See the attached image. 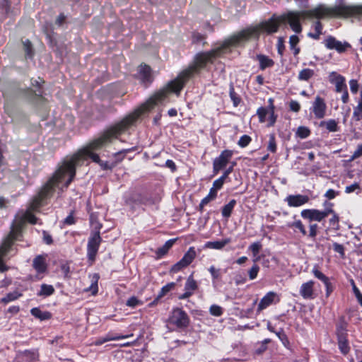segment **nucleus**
<instances>
[{
  "label": "nucleus",
  "mask_w": 362,
  "mask_h": 362,
  "mask_svg": "<svg viewBox=\"0 0 362 362\" xmlns=\"http://www.w3.org/2000/svg\"><path fill=\"white\" fill-rule=\"evenodd\" d=\"M223 57L218 47L196 53L187 67L181 71L175 78L169 81L166 88L169 93L179 95L189 80L200 75L202 71H209L210 66L214 64L216 59Z\"/></svg>",
  "instance_id": "obj_1"
},
{
  "label": "nucleus",
  "mask_w": 362,
  "mask_h": 362,
  "mask_svg": "<svg viewBox=\"0 0 362 362\" xmlns=\"http://www.w3.org/2000/svg\"><path fill=\"white\" fill-rule=\"evenodd\" d=\"M281 25L282 23L280 21V16L274 14L267 21H262L256 26L246 28L230 35L221 42L218 47L224 56L226 54L231 53L233 48L241 46L252 38L258 39L260 31L268 35L278 32Z\"/></svg>",
  "instance_id": "obj_2"
},
{
  "label": "nucleus",
  "mask_w": 362,
  "mask_h": 362,
  "mask_svg": "<svg viewBox=\"0 0 362 362\" xmlns=\"http://www.w3.org/2000/svg\"><path fill=\"white\" fill-rule=\"evenodd\" d=\"M325 209L320 210L317 209H306L300 211V216L309 221L308 232L307 238L315 240L318 234L319 226L314 221L322 223L325 227V231L328 234L331 231H337L340 229V218L339 214L334 209V204L325 201L323 203Z\"/></svg>",
  "instance_id": "obj_3"
},
{
  "label": "nucleus",
  "mask_w": 362,
  "mask_h": 362,
  "mask_svg": "<svg viewBox=\"0 0 362 362\" xmlns=\"http://www.w3.org/2000/svg\"><path fill=\"white\" fill-rule=\"evenodd\" d=\"M148 109L149 107L147 104H144L141 107L135 109L120 121L104 130L98 138L90 141L83 149L97 151L111 144L114 139H118L119 136L125 133L131 127L136 126L138 119L145 112L148 111Z\"/></svg>",
  "instance_id": "obj_4"
},
{
  "label": "nucleus",
  "mask_w": 362,
  "mask_h": 362,
  "mask_svg": "<svg viewBox=\"0 0 362 362\" xmlns=\"http://www.w3.org/2000/svg\"><path fill=\"white\" fill-rule=\"evenodd\" d=\"M325 18H334V6L320 4L311 9L290 11L280 15V21L282 25L288 24L291 29L296 33L302 32L301 19Z\"/></svg>",
  "instance_id": "obj_5"
},
{
  "label": "nucleus",
  "mask_w": 362,
  "mask_h": 362,
  "mask_svg": "<svg viewBox=\"0 0 362 362\" xmlns=\"http://www.w3.org/2000/svg\"><path fill=\"white\" fill-rule=\"evenodd\" d=\"M93 151H90V149H81L62 160L68 168V172H69V178H68L64 184L65 188H68L74 180L76 175V167L83 165L85 160L90 158L93 162L98 164L100 162L101 159L99 155Z\"/></svg>",
  "instance_id": "obj_6"
},
{
  "label": "nucleus",
  "mask_w": 362,
  "mask_h": 362,
  "mask_svg": "<svg viewBox=\"0 0 362 362\" xmlns=\"http://www.w3.org/2000/svg\"><path fill=\"white\" fill-rule=\"evenodd\" d=\"M67 169L65 164L62 161L58 164L52 176L41 187L37 194L45 202L54 195L55 189L59 183L69 178V172Z\"/></svg>",
  "instance_id": "obj_7"
},
{
  "label": "nucleus",
  "mask_w": 362,
  "mask_h": 362,
  "mask_svg": "<svg viewBox=\"0 0 362 362\" xmlns=\"http://www.w3.org/2000/svg\"><path fill=\"white\" fill-rule=\"evenodd\" d=\"M45 83V80L40 77L38 78V80L31 78V85L36 88L37 90H34L31 88H25L20 89L19 93L36 106L39 104L42 105H46L47 100L42 95V86Z\"/></svg>",
  "instance_id": "obj_8"
},
{
  "label": "nucleus",
  "mask_w": 362,
  "mask_h": 362,
  "mask_svg": "<svg viewBox=\"0 0 362 362\" xmlns=\"http://www.w3.org/2000/svg\"><path fill=\"white\" fill-rule=\"evenodd\" d=\"M166 323L173 330L184 331L189 326L190 318L182 308L175 307L170 312Z\"/></svg>",
  "instance_id": "obj_9"
},
{
  "label": "nucleus",
  "mask_w": 362,
  "mask_h": 362,
  "mask_svg": "<svg viewBox=\"0 0 362 362\" xmlns=\"http://www.w3.org/2000/svg\"><path fill=\"white\" fill-rule=\"evenodd\" d=\"M102 242L103 238L99 230H92L88 239L86 248V256L90 265H92L95 262Z\"/></svg>",
  "instance_id": "obj_10"
},
{
  "label": "nucleus",
  "mask_w": 362,
  "mask_h": 362,
  "mask_svg": "<svg viewBox=\"0 0 362 362\" xmlns=\"http://www.w3.org/2000/svg\"><path fill=\"white\" fill-rule=\"evenodd\" d=\"M362 16V5L334 6V18H349Z\"/></svg>",
  "instance_id": "obj_11"
},
{
  "label": "nucleus",
  "mask_w": 362,
  "mask_h": 362,
  "mask_svg": "<svg viewBox=\"0 0 362 362\" xmlns=\"http://www.w3.org/2000/svg\"><path fill=\"white\" fill-rule=\"evenodd\" d=\"M197 257L195 247L192 246L184 254L180 260L174 264L170 269V273L176 274L189 266Z\"/></svg>",
  "instance_id": "obj_12"
},
{
  "label": "nucleus",
  "mask_w": 362,
  "mask_h": 362,
  "mask_svg": "<svg viewBox=\"0 0 362 362\" xmlns=\"http://www.w3.org/2000/svg\"><path fill=\"white\" fill-rule=\"evenodd\" d=\"M233 154L234 151L230 149H225L221 152L220 155L213 160L214 175L226 168Z\"/></svg>",
  "instance_id": "obj_13"
},
{
  "label": "nucleus",
  "mask_w": 362,
  "mask_h": 362,
  "mask_svg": "<svg viewBox=\"0 0 362 362\" xmlns=\"http://www.w3.org/2000/svg\"><path fill=\"white\" fill-rule=\"evenodd\" d=\"M126 203L132 208H134L136 206L152 205L154 202L146 193H134L126 200Z\"/></svg>",
  "instance_id": "obj_14"
},
{
  "label": "nucleus",
  "mask_w": 362,
  "mask_h": 362,
  "mask_svg": "<svg viewBox=\"0 0 362 362\" xmlns=\"http://www.w3.org/2000/svg\"><path fill=\"white\" fill-rule=\"evenodd\" d=\"M198 284L194 279L193 273L191 274L187 278L185 284V292L178 296L179 300H185L191 297L195 291L198 289Z\"/></svg>",
  "instance_id": "obj_15"
},
{
  "label": "nucleus",
  "mask_w": 362,
  "mask_h": 362,
  "mask_svg": "<svg viewBox=\"0 0 362 362\" xmlns=\"http://www.w3.org/2000/svg\"><path fill=\"white\" fill-rule=\"evenodd\" d=\"M312 273L315 278L320 280L325 286V296L328 298L332 293L334 290V286L330 281L329 277H327L325 274H324L319 269L317 265H315L313 270Z\"/></svg>",
  "instance_id": "obj_16"
},
{
  "label": "nucleus",
  "mask_w": 362,
  "mask_h": 362,
  "mask_svg": "<svg viewBox=\"0 0 362 362\" xmlns=\"http://www.w3.org/2000/svg\"><path fill=\"white\" fill-rule=\"evenodd\" d=\"M325 45L328 49H335L339 53L344 52L350 45L345 42L342 43L333 36H328L325 40Z\"/></svg>",
  "instance_id": "obj_17"
},
{
  "label": "nucleus",
  "mask_w": 362,
  "mask_h": 362,
  "mask_svg": "<svg viewBox=\"0 0 362 362\" xmlns=\"http://www.w3.org/2000/svg\"><path fill=\"white\" fill-rule=\"evenodd\" d=\"M39 360V352L37 349H26L18 352L16 362H35Z\"/></svg>",
  "instance_id": "obj_18"
},
{
  "label": "nucleus",
  "mask_w": 362,
  "mask_h": 362,
  "mask_svg": "<svg viewBox=\"0 0 362 362\" xmlns=\"http://www.w3.org/2000/svg\"><path fill=\"white\" fill-rule=\"evenodd\" d=\"M327 105L325 99L317 95L313 103L312 111L317 119H322L326 115Z\"/></svg>",
  "instance_id": "obj_19"
},
{
  "label": "nucleus",
  "mask_w": 362,
  "mask_h": 362,
  "mask_svg": "<svg viewBox=\"0 0 362 362\" xmlns=\"http://www.w3.org/2000/svg\"><path fill=\"white\" fill-rule=\"evenodd\" d=\"M310 200L308 195L305 194H290L285 199V202L290 207H299L307 204Z\"/></svg>",
  "instance_id": "obj_20"
},
{
  "label": "nucleus",
  "mask_w": 362,
  "mask_h": 362,
  "mask_svg": "<svg viewBox=\"0 0 362 362\" xmlns=\"http://www.w3.org/2000/svg\"><path fill=\"white\" fill-rule=\"evenodd\" d=\"M13 231H9L8 234L6 235V237L3 240L1 245H0V255L6 256L10 250L11 249L12 246L14 244V242L16 240H21L20 238L14 236L13 235Z\"/></svg>",
  "instance_id": "obj_21"
},
{
  "label": "nucleus",
  "mask_w": 362,
  "mask_h": 362,
  "mask_svg": "<svg viewBox=\"0 0 362 362\" xmlns=\"http://www.w3.org/2000/svg\"><path fill=\"white\" fill-rule=\"evenodd\" d=\"M13 231H9L8 234L6 235V237L3 240L1 245H0V255L6 256L10 250L11 249L12 246L14 244V242L16 240H21L20 238L14 236L13 235Z\"/></svg>",
  "instance_id": "obj_22"
},
{
  "label": "nucleus",
  "mask_w": 362,
  "mask_h": 362,
  "mask_svg": "<svg viewBox=\"0 0 362 362\" xmlns=\"http://www.w3.org/2000/svg\"><path fill=\"white\" fill-rule=\"evenodd\" d=\"M25 226V218L22 216H16L12 222L10 231H13V235L21 240L23 236V229Z\"/></svg>",
  "instance_id": "obj_23"
},
{
  "label": "nucleus",
  "mask_w": 362,
  "mask_h": 362,
  "mask_svg": "<svg viewBox=\"0 0 362 362\" xmlns=\"http://www.w3.org/2000/svg\"><path fill=\"white\" fill-rule=\"evenodd\" d=\"M315 281L310 280L307 282L302 284L300 288L299 293L303 298L306 300H311L315 298L314 293Z\"/></svg>",
  "instance_id": "obj_24"
},
{
  "label": "nucleus",
  "mask_w": 362,
  "mask_h": 362,
  "mask_svg": "<svg viewBox=\"0 0 362 362\" xmlns=\"http://www.w3.org/2000/svg\"><path fill=\"white\" fill-rule=\"evenodd\" d=\"M152 70L147 64H141L139 69V78L141 83L148 85L153 81Z\"/></svg>",
  "instance_id": "obj_25"
},
{
  "label": "nucleus",
  "mask_w": 362,
  "mask_h": 362,
  "mask_svg": "<svg viewBox=\"0 0 362 362\" xmlns=\"http://www.w3.org/2000/svg\"><path fill=\"white\" fill-rule=\"evenodd\" d=\"M133 334H127V335H122L119 334H115L113 332H108L105 336L99 337L96 340H95L92 345L95 346H100L103 344L105 342H107L109 341H113V340H119L123 339H127L129 337H132Z\"/></svg>",
  "instance_id": "obj_26"
},
{
  "label": "nucleus",
  "mask_w": 362,
  "mask_h": 362,
  "mask_svg": "<svg viewBox=\"0 0 362 362\" xmlns=\"http://www.w3.org/2000/svg\"><path fill=\"white\" fill-rule=\"evenodd\" d=\"M275 299H276V303L279 302L280 299L277 296V293L274 291L268 292L263 298L260 300L258 304V310H262L268 308L272 303L275 302Z\"/></svg>",
  "instance_id": "obj_27"
},
{
  "label": "nucleus",
  "mask_w": 362,
  "mask_h": 362,
  "mask_svg": "<svg viewBox=\"0 0 362 362\" xmlns=\"http://www.w3.org/2000/svg\"><path fill=\"white\" fill-rule=\"evenodd\" d=\"M297 215H293V218L294 219L292 222H288L286 226L289 228L293 229L295 233H299L302 236H307V230L305 226L300 219H296Z\"/></svg>",
  "instance_id": "obj_28"
},
{
  "label": "nucleus",
  "mask_w": 362,
  "mask_h": 362,
  "mask_svg": "<svg viewBox=\"0 0 362 362\" xmlns=\"http://www.w3.org/2000/svg\"><path fill=\"white\" fill-rule=\"evenodd\" d=\"M46 256L47 255H38L33 261V267L38 274H43L47 269Z\"/></svg>",
  "instance_id": "obj_29"
},
{
  "label": "nucleus",
  "mask_w": 362,
  "mask_h": 362,
  "mask_svg": "<svg viewBox=\"0 0 362 362\" xmlns=\"http://www.w3.org/2000/svg\"><path fill=\"white\" fill-rule=\"evenodd\" d=\"M255 59L259 62V68L262 71L272 68L274 65V61L267 55L259 54L256 55Z\"/></svg>",
  "instance_id": "obj_30"
},
{
  "label": "nucleus",
  "mask_w": 362,
  "mask_h": 362,
  "mask_svg": "<svg viewBox=\"0 0 362 362\" xmlns=\"http://www.w3.org/2000/svg\"><path fill=\"white\" fill-rule=\"evenodd\" d=\"M262 244L260 242H255L252 243L249 246V250L252 252L253 255V262L257 263L260 262L262 259H264L266 256L264 255H259L260 250L262 249Z\"/></svg>",
  "instance_id": "obj_31"
},
{
  "label": "nucleus",
  "mask_w": 362,
  "mask_h": 362,
  "mask_svg": "<svg viewBox=\"0 0 362 362\" xmlns=\"http://www.w3.org/2000/svg\"><path fill=\"white\" fill-rule=\"evenodd\" d=\"M30 314L40 321L49 320L52 317V314L49 311H42L37 307L33 308L30 310Z\"/></svg>",
  "instance_id": "obj_32"
},
{
  "label": "nucleus",
  "mask_w": 362,
  "mask_h": 362,
  "mask_svg": "<svg viewBox=\"0 0 362 362\" xmlns=\"http://www.w3.org/2000/svg\"><path fill=\"white\" fill-rule=\"evenodd\" d=\"M348 322L345 320V317L341 316L339 318V322L336 325V335L337 337H348Z\"/></svg>",
  "instance_id": "obj_33"
},
{
  "label": "nucleus",
  "mask_w": 362,
  "mask_h": 362,
  "mask_svg": "<svg viewBox=\"0 0 362 362\" xmlns=\"http://www.w3.org/2000/svg\"><path fill=\"white\" fill-rule=\"evenodd\" d=\"M230 242L231 239L230 238H224L221 240L217 241H208L205 243L204 247L214 250H221Z\"/></svg>",
  "instance_id": "obj_34"
},
{
  "label": "nucleus",
  "mask_w": 362,
  "mask_h": 362,
  "mask_svg": "<svg viewBox=\"0 0 362 362\" xmlns=\"http://www.w3.org/2000/svg\"><path fill=\"white\" fill-rule=\"evenodd\" d=\"M169 93V91L166 88H163L158 92H156L148 100V103L151 105H156L158 103L162 102L167 97L168 94Z\"/></svg>",
  "instance_id": "obj_35"
},
{
  "label": "nucleus",
  "mask_w": 362,
  "mask_h": 362,
  "mask_svg": "<svg viewBox=\"0 0 362 362\" xmlns=\"http://www.w3.org/2000/svg\"><path fill=\"white\" fill-rule=\"evenodd\" d=\"M176 241L177 238L170 239L167 240L162 247L158 248L156 252L158 257L161 258L167 255Z\"/></svg>",
  "instance_id": "obj_36"
},
{
  "label": "nucleus",
  "mask_w": 362,
  "mask_h": 362,
  "mask_svg": "<svg viewBox=\"0 0 362 362\" xmlns=\"http://www.w3.org/2000/svg\"><path fill=\"white\" fill-rule=\"evenodd\" d=\"M344 76L340 74H336L335 78L331 81L335 84V90L337 93H341L347 89Z\"/></svg>",
  "instance_id": "obj_37"
},
{
  "label": "nucleus",
  "mask_w": 362,
  "mask_h": 362,
  "mask_svg": "<svg viewBox=\"0 0 362 362\" xmlns=\"http://www.w3.org/2000/svg\"><path fill=\"white\" fill-rule=\"evenodd\" d=\"M337 339L340 352L344 356L347 355L351 350L348 337H337Z\"/></svg>",
  "instance_id": "obj_38"
},
{
  "label": "nucleus",
  "mask_w": 362,
  "mask_h": 362,
  "mask_svg": "<svg viewBox=\"0 0 362 362\" xmlns=\"http://www.w3.org/2000/svg\"><path fill=\"white\" fill-rule=\"evenodd\" d=\"M237 204L235 199H231L228 204H225L221 209V214L223 218L228 220L232 215L234 208Z\"/></svg>",
  "instance_id": "obj_39"
},
{
  "label": "nucleus",
  "mask_w": 362,
  "mask_h": 362,
  "mask_svg": "<svg viewBox=\"0 0 362 362\" xmlns=\"http://www.w3.org/2000/svg\"><path fill=\"white\" fill-rule=\"evenodd\" d=\"M45 204L46 202L37 194L32 199L28 209L33 211H37L40 208Z\"/></svg>",
  "instance_id": "obj_40"
},
{
  "label": "nucleus",
  "mask_w": 362,
  "mask_h": 362,
  "mask_svg": "<svg viewBox=\"0 0 362 362\" xmlns=\"http://www.w3.org/2000/svg\"><path fill=\"white\" fill-rule=\"evenodd\" d=\"M320 127H325L330 132H336L339 130L337 122L334 119H329L327 121H321Z\"/></svg>",
  "instance_id": "obj_41"
},
{
  "label": "nucleus",
  "mask_w": 362,
  "mask_h": 362,
  "mask_svg": "<svg viewBox=\"0 0 362 362\" xmlns=\"http://www.w3.org/2000/svg\"><path fill=\"white\" fill-rule=\"evenodd\" d=\"M54 292L55 290L52 285L42 284L40 286V290L37 292V295L38 296L47 297L53 295Z\"/></svg>",
  "instance_id": "obj_42"
},
{
  "label": "nucleus",
  "mask_w": 362,
  "mask_h": 362,
  "mask_svg": "<svg viewBox=\"0 0 362 362\" xmlns=\"http://www.w3.org/2000/svg\"><path fill=\"white\" fill-rule=\"evenodd\" d=\"M317 21L314 23V30L315 33H309L308 36L315 40H319L320 36L322 33L323 25L319 21L320 19H317Z\"/></svg>",
  "instance_id": "obj_43"
},
{
  "label": "nucleus",
  "mask_w": 362,
  "mask_h": 362,
  "mask_svg": "<svg viewBox=\"0 0 362 362\" xmlns=\"http://www.w3.org/2000/svg\"><path fill=\"white\" fill-rule=\"evenodd\" d=\"M22 296V293H20L18 291H14L13 292L8 293L4 298L1 299V302L4 304H8L11 301H14L18 299Z\"/></svg>",
  "instance_id": "obj_44"
},
{
  "label": "nucleus",
  "mask_w": 362,
  "mask_h": 362,
  "mask_svg": "<svg viewBox=\"0 0 362 362\" xmlns=\"http://www.w3.org/2000/svg\"><path fill=\"white\" fill-rule=\"evenodd\" d=\"M311 134L310 129L305 126H300L297 128L295 136L296 138L301 139L309 137Z\"/></svg>",
  "instance_id": "obj_45"
},
{
  "label": "nucleus",
  "mask_w": 362,
  "mask_h": 362,
  "mask_svg": "<svg viewBox=\"0 0 362 362\" xmlns=\"http://www.w3.org/2000/svg\"><path fill=\"white\" fill-rule=\"evenodd\" d=\"M229 96L234 107H238L242 102L240 96L235 91L234 86L231 84L229 88Z\"/></svg>",
  "instance_id": "obj_46"
},
{
  "label": "nucleus",
  "mask_w": 362,
  "mask_h": 362,
  "mask_svg": "<svg viewBox=\"0 0 362 362\" xmlns=\"http://www.w3.org/2000/svg\"><path fill=\"white\" fill-rule=\"evenodd\" d=\"M314 74L315 72L313 69L308 68L303 69L299 72L298 78L299 81H308L314 76Z\"/></svg>",
  "instance_id": "obj_47"
},
{
  "label": "nucleus",
  "mask_w": 362,
  "mask_h": 362,
  "mask_svg": "<svg viewBox=\"0 0 362 362\" xmlns=\"http://www.w3.org/2000/svg\"><path fill=\"white\" fill-rule=\"evenodd\" d=\"M267 149L268 151L276 153L277 151V144L276 140V136L274 133L270 134L269 135V141L267 146Z\"/></svg>",
  "instance_id": "obj_48"
},
{
  "label": "nucleus",
  "mask_w": 362,
  "mask_h": 362,
  "mask_svg": "<svg viewBox=\"0 0 362 362\" xmlns=\"http://www.w3.org/2000/svg\"><path fill=\"white\" fill-rule=\"evenodd\" d=\"M76 222L77 218L75 217V211L72 210L71 211L69 214L61 222V228H62L63 227L66 226L74 225L76 224Z\"/></svg>",
  "instance_id": "obj_49"
},
{
  "label": "nucleus",
  "mask_w": 362,
  "mask_h": 362,
  "mask_svg": "<svg viewBox=\"0 0 362 362\" xmlns=\"http://www.w3.org/2000/svg\"><path fill=\"white\" fill-rule=\"evenodd\" d=\"M275 334L278 337L279 340L281 341L283 345L286 348L289 349L290 348V341H289V339H288L286 334L285 333L284 329L281 328L280 330L277 331V332H275Z\"/></svg>",
  "instance_id": "obj_50"
},
{
  "label": "nucleus",
  "mask_w": 362,
  "mask_h": 362,
  "mask_svg": "<svg viewBox=\"0 0 362 362\" xmlns=\"http://www.w3.org/2000/svg\"><path fill=\"white\" fill-rule=\"evenodd\" d=\"M351 119L354 122H359L362 119V103H358V105L354 107V112Z\"/></svg>",
  "instance_id": "obj_51"
},
{
  "label": "nucleus",
  "mask_w": 362,
  "mask_h": 362,
  "mask_svg": "<svg viewBox=\"0 0 362 362\" xmlns=\"http://www.w3.org/2000/svg\"><path fill=\"white\" fill-rule=\"evenodd\" d=\"M33 211L27 209V211L24 213L23 218H25V222H28L30 224L35 225L37 223L38 218L32 213Z\"/></svg>",
  "instance_id": "obj_52"
},
{
  "label": "nucleus",
  "mask_w": 362,
  "mask_h": 362,
  "mask_svg": "<svg viewBox=\"0 0 362 362\" xmlns=\"http://www.w3.org/2000/svg\"><path fill=\"white\" fill-rule=\"evenodd\" d=\"M176 286L175 282H170L163 286L158 293V298L164 297L168 292L173 290Z\"/></svg>",
  "instance_id": "obj_53"
},
{
  "label": "nucleus",
  "mask_w": 362,
  "mask_h": 362,
  "mask_svg": "<svg viewBox=\"0 0 362 362\" xmlns=\"http://www.w3.org/2000/svg\"><path fill=\"white\" fill-rule=\"evenodd\" d=\"M100 276L98 274H94L93 276L92 284L90 287L86 289L87 291H90L92 294L95 295L98 291V281Z\"/></svg>",
  "instance_id": "obj_54"
},
{
  "label": "nucleus",
  "mask_w": 362,
  "mask_h": 362,
  "mask_svg": "<svg viewBox=\"0 0 362 362\" xmlns=\"http://www.w3.org/2000/svg\"><path fill=\"white\" fill-rule=\"evenodd\" d=\"M332 248L336 253L339 254L340 258H345V247L342 244L334 242L332 245Z\"/></svg>",
  "instance_id": "obj_55"
},
{
  "label": "nucleus",
  "mask_w": 362,
  "mask_h": 362,
  "mask_svg": "<svg viewBox=\"0 0 362 362\" xmlns=\"http://www.w3.org/2000/svg\"><path fill=\"white\" fill-rule=\"evenodd\" d=\"M23 47L26 57L32 58L34 55V52L33 49V45L29 40H26L23 42Z\"/></svg>",
  "instance_id": "obj_56"
},
{
  "label": "nucleus",
  "mask_w": 362,
  "mask_h": 362,
  "mask_svg": "<svg viewBox=\"0 0 362 362\" xmlns=\"http://www.w3.org/2000/svg\"><path fill=\"white\" fill-rule=\"evenodd\" d=\"M252 141V138L247 134L241 136L237 143L240 148L247 147Z\"/></svg>",
  "instance_id": "obj_57"
},
{
  "label": "nucleus",
  "mask_w": 362,
  "mask_h": 362,
  "mask_svg": "<svg viewBox=\"0 0 362 362\" xmlns=\"http://www.w3.org/2000/svg\"><path fill=\"white\" fill-rule=\"evenodd\" d=\"M269 112V110L264 107H259L257 110V115L259 118V121L263 123L266 121V116Z\"/></svg>",
  "instance_id": "obj_58"
},
{
  "label": "nucleus",
  "mask_w": 362,
  "mask_h": 362,
  "mask_svg": "<svg viewBox=\"0 0 362 362\" xmlns=\"http://www.w3.org/2000/svg\"><path fill=\"white\" fill-rule=\"evenodd\" d=\"M141 305H143V302L139 300L136 296L130 297L126 302V305L132 308H135Z\"/></svg>",
  "instance_id": "obj_59"
},
{
  "label": "nucleus",
  "mask_w": 362,
  "mask_h": 362,
  "mask_svg": "<svg viewBox=\"0 0 362 362\" xmlns=\"http://www.w3.org/2000/svg\"><path fill=\"white\" fill-rule=\"evenodd\" d=\"M351 284L352 286V289H353V292L355 295V297L356 298L358 303L362 307V293H361L358 288L356 286V285L353 279L351 280Z\"/></svg>",
  "instance_id": "obj_60"
},
{
  "label": "nucleus",
  "mask_w": 362,
  "mask_h": 362,
  "mask_svg": "<svg viewBox=\"0 0 362 362\" xmlns=\"http://www.w3.org/2000/svg\"><path fill=\"white\" fill-rule=\"evenodd\" d=\"M259 269V267L257 264V263H254L252 267L248 271L249 279L250 280L255 279L257 277Z\"/></svg>",
  "instance_id": "obj_61"
},
{
  "label": "nucleus",
  "mask_w": 362,
  "mask_h": 362,
  "mask_svg": "<svg viewBox=\"0 0 362 362\" xmlns=\"http://www.w3.org/2000/svg\"><path fill=\"white\" fill-rule=\"evenodd\" d=\"M208 271L211 275V278L213 281L218 280L221 277V272L220 269H216L214 266H211Z\"/></svg>",
  "instance_id": "obj_62"
},
{
  "label": "nucleus",
  "mask_w": 362,
  "mask_h": 362,
  "mask_svg": "<svg viewBox=\"0 0 362 362\" xmlns=\"http://www.w3.org/2000/svg\"><path fill=\"white\" fill-rule=\"evenodd\" d=\"M206 39V36L202 33L194 31L192 33V43L198 44L204 41Z\"/></svg>",
  "instance_id": "obj_63"
},
{
  "label": "nucleus",
  "mask_w": 362,
  "mask_h": 362,
  "mask_svg": "<svg viewBox=\"0 0 362 362\" xmlns=\"http://www.w3.org/2000/svg\"><path fill=\"white\" fill-rule=\"evenodd\" d=\"M226 180V179L224 178L223 176H221L219 178L216 179L213 182V187H211V189L217 192L218 190L221 189L223 187V185Z\"/></svg>",
  "instance_id": "obj_64"
}]
</instances>
